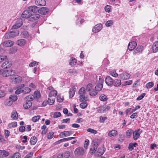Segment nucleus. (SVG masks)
<instances>
[{"label": "nucleus", "instance_id": "nucleus-1", "mask_svg": "<svg viewBox=\"0 0 158 158\" xmlns=\"http://www.w3.org/2000/svg\"><path fill=\"white\" fill-rule=\"evenodd\" d=\"M97 79L95 83L96 85L94 87L93 86L92 84H89L86 88V90L89 92V95L91 96L94 97L97 95L98 92L100 91L103 87V79L101 77L98 78L99 80H98L97 78Z\"/></svg>", "mask_w": 158, "mask_h": 158}, {"label": "nucleus", "instance_id": "nucleus-2", "mask_svg": "<svg viewBox=\"0 0 158 158\" xmlns=\"http://www.w3.org/2000/svg\"><path fill=\"white\" fill-rule=\"evenodd\" d=\"M85 89L84 87H81L79 89L78 93L80 95L79 98L80 102H82L85 100H86L87 97H85Z\"/></svg>", "mask_w": 158, "mask_h": 158}, {"label": "nucleus", "instance_id": "nucleus-3", "mask_svg": "<svg viewBox=\"0 0 158 158\" xmlns=\"http://www.w3.org/2000/svg\"><path fill=\"white\" fill-rule=\"evenodd\" d=\"M19 34V31L17 30L15 31L6 33L4 35V37L6 39H10L16 36Z\"/></svg>", "mask_w": 158, "mask_h": 158}, {"label": "nucleus", "instance_id": "nucleus-4", "mask_svg": "<svg viewBox=\"0 0 158 158\" xmlns=\"http://www.w3.org/2000/svg\"><path fill=\"white\" fill-rule=\"evenodd\" d=\"M2 72V75L3 77H6L9 76H12L14 74V72L12 70H0V73Z\"/></svg>", "mask_w": 158, "mask_h": 158}, {"label": "nucleus", "instance_id": "nucleus-5", "mask_svg": "<svg viewBox=\"0 0 158 158\" xmlns=\"http://www.w3.org/2000/svg\"><path fill=\"white\" fill-rule=\"evenodd\" d=\"M102 28V25L101 23H98L94 26L92 29V31L94 33H98L100 31Z\"/></svg>", "mask_w": 158, "mask_h": 158}, {"label": "nucleus", "instance_id": "nucleus-6", "mask_svg": "<svg viewBox=\"0 0 158 158\" xmlns=\"http://www.w3.org/2000/svg\"><path fill=\"white\" fill-rule=\"evenodd\" d=\"M23 24V20L21 19H18L15 24L12 27V29H16L20 27Z\"/></svg>", "mask_w": 158, "mask_h": 158}, {"label": "nucleus", "instance_id": "nucleus-7", "mask_svg": "<svg viewBox=\"0 0 158 158\" xmlns=\"http://www.w3.org/2000/svg\"><path fill=\"white\" fill-rule=\"evenodd\" d=\"M110 108V106L108 105L102 106L98 108L97 111L100 113L105 112L108 110Z\"/></svg>", "mask_w": 158, "mask_h": 158}, {"label": "nucleus", "instance_id": "nucleus-8", "mask_svg": "<svg viewBox=\"0 0 158 158\" xmlns=\"http://www.w3.org/2000/svg\"><path fill=\"white\" fill-rule=\"evenodd\" d=\"M10 79L12 80V81L15 83H19L22 80V77L17 75L11 76L10 77Z\"/></svg>", "mask_w": 158, "mask_h": 158}, {"label": "nucleus", "instance_id": "nucleus-9", "mask_svg": "<svg viewBox=\"0 0 158 158\" xmlns=\"http://www.w3.org/2000/svg\"><path fill=\"white\" fill-rule=\"evenodd\" d=\"M73 131H64L63 132H61L59 134V136L60 138H64L65 137L69 136L73 134Z\"/></svg>", "mask_w": 158, "mask_h": 158}, {"label": "nucleus", "instance_id": "nucleus-10", "mask_svg": "<svg viewBox=\"0 0 158 158\" xmlns=\"http://www.w3.org/2000/svg\"><path fill=\"white\" fill-rule=\"evenodd\" d=\"M75 154L77 156L82 155L84 154V151L82 148H77L74 151Z\"/></svg>", "mask_w": 158, "mask_h": 158}, {"label": "nucleus", "instance_id": "nucleus-11", "mask_svg": "<svg viewBox=\"0 0 158 158\" xmlns=\"http://www.w3.org/2000/svg\"><path fill=\"white\" fill-rule=\"evenodd\" d=\"M105 82L107 85L110 86L113 85V81L110 76H107L105 79Z\"/></svg>", "mask_w": 158, "mask_h": 158}, {"label": "nucleus", "instance_id": "nucleus-12", "mask_svg": "<svg viewBox=\"0 0 158 158\" xmlns=\"http://www.w3.org/2000/svg\"><path fill=\"white\" fill-rule=\"evenodd\" d=\"M14 41L11 40H7L4 42L2 44L4 47H10L12 46L14 44Z\"/></svg>", "mask_w": 158, "mask_h": 158}, {"label": "nucleus", "instance_id": "nucleus-13", "mask_svg": "<svg viewBox=\"0 0 158 158\" xmlns=\"http://www.w3.org/2000/svg\"><path fill=\"white\" fill-rule=\"evenodd\" d=\"M40 17V15L38 14H31L29 18V20L31 21H33L38 19Z\"/></svg>", "mask_w": 158, "mask_h": 158}, {"label": "nucleus", "instance_id": "nucleus-14", "mask_svg": "<svg viewBox=\"0 0 158 158\" xmlns=\"http://www.w3.org/2000/svg\"><path fill=\"white\" fill-rule=\"evenodd\" d=\"M142 132L140 129H138L137 130H135V131L133 132V138L134 140L137 139L139 137L140 134Z\"/></svg>", "mask_w": 158, "mask_h": 158}, {"label": "nucleus", "instance_id": "nucleus-15", "mask_svg": "<svg viewBox=\"0 0 158 158\" xmlns=\"http://www.w3.org/2000/svg\"><path fill=\"white\" fill-rule=\"evenodd\" d=\"M120 77L123 80H127L130 77V74L127 72H124L119 75Z\"/></svg>", "mask_w": 158, "mask_h": 158}, {"label": "nucleus", "instance_id": "nucleus-16", "mask_svg": "<svg viewBox=\"0 0 158 158\" xmlns=\"http://www.w3.org/2000/svg\"><path fill=\"white\" fill-rule=\"evenodd\" d=\"M31 13L28 10V9L25 10L22 15V17L24 18H29L31 15Z\"/></svg>", "mask_w": 158, "mask_h": 158}, {"label": "nucleus", "instance_id": "nucleus-17", "mask_svg": "<svg viewBox=\"0 0 158 158\" xmlns=\"http://www.w3.org/2000/svg\"><path fill=\"white\" fill-rule=\"evenodd\" d=\"M137 46V43L135 41H133L129 43L128 48L129 50L132 51Z\"/></svg>", "mask_w": 158, "mask_h": 158}, {"label": "nucleus", "instance_id": "nucleus-18", "mask_svg": "<svg viewBox=\"0 0 158 158\" xmlns=\"http://www.w3.org/2000/svg\"><path fill=\"white\" fill-rule=\"evenodd\" d=\"M26 43V41L23 39H20L18 40L16 42V44L20 47L24 46Z\"/></svg>", "mask_w": 158, "mask_h": 158}, {"label": "nucleus", "instance_id": "nucleus-19", "mask_svg": "<svg viewBox=\"0 0 158 158\" xmlns=\"http://www.w3.org/2000/svg\"><path fill=\"white\" fill-rule=\"evenodd\" d=\"M35 3L37 5L40 6H45L46 4L45 0H36Z\"/></svg>", "mask_w": 158, "mask_h": 158}, {"label": "nucleus", "instance_id": "nucleus-20", "mask_svg": "<svg viewBox=\"0 0 158 158\" xmlns=\"http://www.w3.org/2000/svg\"><path fill=\"white\" fill-rule=\"evenodd\" d=\"M9 154L8 152L5 150H0V158H3L8 156Z\"/></svg>", "mask_w": 158, "mask_h": 158}, {"label": "nucleus", "instance_id": "nucleus-21", "mask_svg": "<svg viewBox=\"0 0 158 158\" xmlns=\"http://www.w3.org/2000/svg\"><path fill=\"white\" fill-rule=\"evenodd\" d=\"M25 102L23 104V107L25 109L30 108L32 105V103L30 101L25 100Z\"/></svg>", "mask_w": 158, "mask_h": 158}, {"label": "nucleus", "instance_id": "nucleus-22", "mask_svg": "<svg viewBox=\"0 0 158 158\" xmlns=\"http://www.w3.org/2000/svg\"><path fill=\"white\" fill-rule=\"evenodd\" d=\"M28 10H29L30 12H31L34 13L37 12L39 10L38 8L35 6H29L28 7Z\"/></svg>", "mask_w": 158, "mask_h": 158}, {"label": "nucleus", "instance_id": "nucleus-23", "mask_svg": "<svg viewBox=\"0 0 158 158\" xmlns=\"http://www.w3.org/2000/svg\"><path fill=\"white\" fill-rule=\"evenodd\" d=\"M118 134L117 131L115 130H112L110 131L108 134V135L109 136L111 137L112 136H116Z\"/></svg>", "mask_w": 158, "mask_h": 158}, {"label": "nucleus", "instance_id": "nucleus-24", "mask_svg": "<svg viewBox=\"0 0 158 158\" xmlns=\"http://www.w3.org/2000/svg\"><path fill=\"white\" fill-rule=\"evenodd\" d=\"M153 52H156L158 51V42L156 41L153 43L152 46Z\"/></svg>", "mask_w": 158, "mask_h": 158}, {"label": "nucleus", "instance_id": "nucleus-25", "mask_svg": "<svg viewBox=\"0 0 158 158\" xmlns=\"http://www.w3.org/2000/svg\"><path fill=\"white\" fill-rule=\"evenodd\" d=\"M11 66V63L9 61H5L2 64V67L4 69L8 68Z\"/></svg>", "mask_w": 158, "mask_h": 158}, {"label": "nucleus", "instance_id": "nucleus-26", "mask_svg": "<svg viewBox=\"0 0 158 158\" xmlns=\"http://www.w3.org/2000/svg\"><path fill=\"white\" fill-rule=\"evenodd\" d=\"M11 118L14 120H16L18 118V115L17 111L15 110L13 111L11 114Z\"/></svg>", "mask_w": 158, "mask_h": 158}, {"label": "nucleus", "instance_id": "nucleus-27", "mask_svg": "<svg viewBox=\"0 0 158 158\" xmlns=\"http://www.w3.org/2000/svg\"><path fill=\"white\" fill-rule=\"evenodd\" d=\"M121 84V80L120 79H116L113 81V84L115 86H118Z\"/></svg>", "mask_w": 158, "mask_h": 158}, {"label": "nucleus", "instance_id": "nucleus-28", "mask_svg": "<svg viewBox=\"0 0 158 158\" xmlns=\"http://www.w3.org/2000/svg\"><path fill=\"white\" fill-rule=\"evenodd\" d=\"M76 91V88L74 87H73L70 89L69 92V98H71L74 96Z\"/></svg>", "mask_w": 158, "mask_h": 158}, {"label": "nucleus", "instance_id": "nucleus-29", "mask_svg": "<svg viewBox=\"0 0 158 158\" xmlns=\"http://www.w3.org/2000/svg\"><path fill=\"white\" fill-rule=\"evenodd\" d=\"M55 100V98L54 97H49L47 101L48 103L50 105H52L54 103Z\"/></svg>", "mask_w": 158, "mask_h": 158}, {"label": "nucleus", "instance_id": "nucleus-30", "mask_svg": "<svg viewBox=\"0 0 158 158\" xmlns=\"http://www.w3.org/2000/svg\"><path fill=\"white\" fill-rule=\"evenodd\" d=\"M100 100L102 102H105L107 101L108 98L107 96L104 94H101L99 96Z\"/></svg>", "mask_w": 158, "mask_h": 158}, {"label": "nucleus", "instance_id": "nucleus-31", "mask_svg": "<svg viewBox=\"0 0 158 158\" xmlns=\"http://www.w3.org/2000/svg\"><path fill=\"white\" fill-rule=\"evenodd\" d=\"M76 138L75 137H72L62 139H60L58 141V142L60 143L61 142H64L65 141H68L72 139H73Z\"/></svg>", "mask_w": 158, "mask_h": 158}, {"label": "nucleus", "instance_id": "nucleus-32", "mask_svg": "<svg viewBox=\"0 0 158 158\" xmlns=\"http://www.w3.org/2000/svg\"><path fill=\"white\" fill-rule=\"evenodd\" d=\"M35 96L33 95H30L27 96L25 98V100L27 101H33L35 99Z\"/></svg>", "mask_w": 158, "mask_h": 158}, {"label": "nucleus", "instance_id": "nucleus-33", "mask_svg": "<svg viewBox=\"0 0 158 158\" xmlns=\"http://www.w3.org/2000/svg\"><path fill=\"white\" fill-rule=\"evenodd\" d=\"M37 139L36 137L34 136L31 137L30 140V142L31 144L35 145L36 143Z\"/></svg>", "mask_w": 158, "mask_h": 158}, {"label": "nucleus", "instance_id": "nucleus-34", "mask_svg": "<svg viewBox=\"0 0 158 158\" xmlns=\"http://www.w3.org/2000/svg\"><path fill=\"white\" fill-rule=\"evenodd\" d=\"M13 102L10 99H7L5 101L4 104L6 106H10L12 105Z\"/></svg>", "mask_w": 158, "mask_h": 158}, {"label": "nucleus", "instance_id": "nucleus-35", "mask_svg": "<svg viewBox=\"0 0 158 158\" xmlns=\"http://www.w3.org/2000/svg\"><path fill=\"white\" fill-rule=\"evenodd\" d=\"M48 9L46 7L42 8L40 10V11L42 12V13L43 14H46L48 12Z\"/></svg>", "mask_w": 158, "mask_h": 158}, {"label": "nucleus", "instance_id": "nucleus-36", "mask_svg": "<svg viewBox=\"0 0 158 158\" xmlns=\"http://www.w3.org/2000/svg\"><path fill=\"white\" fill-rule=\"evenodd\" d=\"M17 51V48L16 47H14L10 48L9 50V52L10 54H14Z\"/></svg>", "mask_w": 158, "mask_h": 158}, {"label": "nucleus", "instance_id": "nucleus-37", "mask_svg": "<svg viewBox=\"0 0 158 158\" xmlns=\"http://www.w3.org/2000/svg\"><path fill=\"white\" fill-rule=\"evenodd\" d=\"M113 23V21L112 20H110L106 22L105 23V25L106 27H109L112 26Z\"/></svg>", "mask_w": 158, "mask_h": 158}, {"label": "nucleus", "instance_id": "nucleus-38", "mask_svg": "<svg viewBox=\"0 0 158 158\" xmlns=\"http://www.w3.org/2000/svg\"><path fill=\"white\" fill-rule=\"evenodd\" d=\"M17 97L15 95H10L9 97V99L13 102L17 100Z\"/></svg>", "mask_w": 158, "mask_h": 158}, {"label": "nucleus", "instance_id": "nucleus-39", "mask_svg": "<svg viewBox=\"0 0 158 158\" xmlns=\"http://www.w3.org/2000/svg\"><path fill=\"white\" fill-rule=\"evenodd\" d=\"M57 93V92L55 90H52L50 92L49 97L54 98L56 95Z\"/></svg>", "mask_w": 158, "mask_h": 158}, {"label": "nucleus", "instance_id": "nucleus-40", "mask_svg": "<svg viewBox=\"0 0 158 158\" xmlns=\"http://www.w3.org/2000/svg\"><path fill=\"white\" fill-rule=\"evenodd\" d=\"M31 91V89L28 87H25L22 89V93L27 94L29 93Z\"/></svg>", "mask_w": 158, "mask_h": 158}, {"label": "nucleus", "instance_id": "nucleus-41", "mask_svg": "<svg viewBox=\"0 0 158 158\" xmlns=\"http://www.w3.org/2000/svg\"><path fill=\"white\" fill-rule=\"evenodd\" d=\"M77 63V60L74 58H72L70 61L69 64L72 66H74Z\"/></svg>", "mask_w": 158, "mask_h": 158}, {"label": "nucleus", "instance_id": "nucleus-42", "mask_svg": "<svg viewBox=\"0 0 158 158\" xmlns=\"http://www.w3.org/2000/svg\"><path fill=\"white\" fill-rule=\"evenodd\" d=\"M103 148H99L98 151V156H100L102 155L104 152V150Z\"/></svg>", "mask_w": 158, "mask_h": 158}, {"label": "nucleus", "instance_id": "nucleus-43", "mask_svg": "<svg viewBox=\"0 0 158 158\" xmlns=\"http://www.w3.org/2000/svg\"><path fill=\"white\" fill-rule=\"evenodd\" d=\"M111 6L110 5H106L105 7V11L108 13L110 12L111 11Z\"/></svg>", "mask_w": 158, "mask_h": 158}, {"label": "nucleus", "instance_id": "nucleus-44", "mask_svg": "<svg viewBox=\"0 0 158 158\" xmlns=\"http://www.w3.org/2000/svg\"><path fill=\"white\" fill-rule=\"evenodd\" d=\"M154 83L152 82H150L147 83L145 87L147 89L150 88L152 87L154 85Z\"/></svg>", "mask_w": 158, "mask_h": 158}, {"label": "nucleus", "instance_id": "nucleus-45", "mask_svg": "<svg viewBox=\"0 0 158 158\" xmlns=\"http://www.w3.org/2000/svg\"><path fill=\"white\" fill-rule=\"evenodd\" d=\"M54 133L53 132H50L47 134V138L49 139H51L54 136Z\"/></svg>", "mask_w": 158, "mask_h": 158}, {"label": "nucleus", "instance_id": "nucleus-46", "mask_svg": "<svg viewBox=\"0 0 158 158\" xmlns=\"http://www.w3.org/2000/svg\"><path fill=\"white\" fill-rule=\"evenodd\" d=\"M87 131L93 134H96L97 133V131L95 130H94L92 128H88L87 129Z\"/></svg>", "mask_w": 158, "mask_h": 158}, {"label": "nucleus", "instance_id": "nucleus-47", "mask_svg": "<svg viewBox=\"0 0 158 158\" xmlns=\"http://www.w3.org/2000/svg\"><path fill=\"white\" fill-rule=\"evenodd\" d=\"M34 96H35V98L38 99L40 97V94L39 92L38 91H35L34 93Z\"/></svg>", "mask_w": 158, "mask_h": 158}, {"label": "nucleus", "instance_id": "nucleus-48", "mask_svg": "<svg viewBox=\"0 0 158 158\" xmlns=\"http://www.w3.org/2000/svg\"><path fill=\"white\" fill-rule=\"evenodd\" d=\"M143 47L140 46V47H138L136 48V50L134 52L136 53L137 52H141L143 50Z\"/></svg>", "mask_w": 158, "mask_h": 158}, {"label": "nucleus", "instance_id": "nucleus-49", "mask_svg": "<svg viewBox=\"0 0 158 158\" xmlns=\"http://www.w3.org/2000/svg\"><path fill=\"white\" fill-rule=\"evenodd\" d=\"M133 131L131 130H128L126 133V136L128 137H130L131 136L132 134L133 133Z\"/></svg>", "mask_w": 158, "mask_h": 158}, {"label": "nucleus", "instance_id": "nucleus-50", "mask_svg": "<svg viewBox=\"0 0 158 158\" xmlns=\"http://www.w3.org/2000/svg\"><path fill=\"white\" fill-rule=\"evenodd\" d=\"M87 106V103L85 102H83L80 105V106L81 108L84 109Z\"/></svg>", "mask_w": 158, "mask_h": 158}, {"label": "nucleus", "instance_id": "nucleus-51", "mask_svg": "<svg viewBox=\"0 0 158 158\" xmlns=\"http://www.w3.org/2000/svg\"><path fill=\"white\" fill-rule=\"evenodd\" d=\"M40 115H37L34 116L32 118V121L34 122H36L38 121L40 118Z\"/></svg>", "mask_w": 158, "mask_h": 158}, {"label": "nucleus", "instance_id": "nucleus-52", "mask_svg": "<svg viewBox=\"0 0 158 158\" xmlns=\"http://www.w3.org/2000/svg\"><path fill=\"white\" fill-rule=\"evenodd\" d=\"M64 100V98L63 97H61L60 95H58L57 97V100L59 102H62Z\"/></svg>", "mask_w": 158, "mask_h": 158}, {"label": "nucleus", "instance_id": "nucleus-53", "mask_svg": "<svg viewBox=\"0 0 158 158\" xmlns=\"http://www.w3.org/2000/svg\"><path fill=\"white\" fill-rule=\"evenodd\" d=\"M70 155L69 152H66L63 153V156L64 158H68Z\"/></svg>", "mask_w": 158, "mask_h": 158}, {"label": "nucleus", "instance_id": "nucleus-54", "mask_svg": "<svg viewBox=\"0 0 158 158\" xmlns=\"http://www.w3.org/2000/svg\"><path fill=\"white\" fill-rule=\"evenodd\" d=\"M38 65V62L36 61H33L29 64V66L30 67H33L36 65Z\"/></svg>", "mask_w": 158, "mask_h": 158}, {"label": "nucleus", "instance_id": "nucleus-55", "mask_svg": "<svg viewBox=\"0 0 158 158\" xmlns=\"http://www.w3.org/2000/svg\"><path fill=\"white\" fill-rule=\"evenodd\" d=\"M16 148L18 149L19 151H21L25 148V147L20 145H17Z\"/></svg>", "mask_w": 158, "mask_h": 158}, {"label": "nucleus", "instance_id": "nucleus-56", "mask_svg": "<svg viewBox=\"0 0 158 158\" xmlns=\"http://www.w3.org/2000/svg\"><path fill=\"white\" fill-rule=\"evenodd\" d=\"M110 75L115 77H117L118 76V74L114 71H111L110 72Z\"/></svg>", "mask_w": 158, "mask_h": 158}, {"label": "nucleus", "instance_id": "nucleus-57", "mask_svg": "<svg viewBox=\"0 0 158 158\" xmlns=\"http://www.w3.org/2000/svg\"><path fill=\"white\" fill-rule=\"evenodd\" d=\"M7 57L5 56H0V62H2L6 59Z\"/></svg>", "mask_w": 158, "mask_h": 158}, {"label": "nucleus", "instance_id": "nucleus-58", "mask_svg": "<svg viewBox=\"0 0 158 158\" xmlns=\"http://www.w3.org/2000/svg\"><path fill=\"white\" fill-rule=\"evenodd\" d=\"M20 154L19 152H16L15 153L12 158H20Z\"/></svg>", "mask_w": 158, "mask_h": 158}, {"label": "nucleus", "instance_id": "nucleus-59", "mask_svg": "<svg viewBox=\"0 0 158 158\" xmlns=\"http://www.w3.org/2000/svg\"><path fill=\"white\" fill-rule=\"evenodd\" d=\"M100 122L101 123H103L107 119L106 117L100 116Z\"/></svg>", "mask_w": 158, "mask_h": 158}, {"label": "nucleus", "instance_id": "nucleus-60", "mask_svg": "<svg viewBox=\"0 0 158 158\" xmlns=\"http://www.w3.org/2000/svg\"><path fill=\"white\" fill-rule=\"evenodd\" d=\"M145 94L144 93H143L142 94H141L137 98V100H140L142 99L145 96Z\"/></svg>", "mask_w": 158, "mask_h": 158}, {"label": "nucleus", "instance_id": "nucleus-61", "mask_svg": "<svg viewBox=\"0 0 158 158\" xmlns=\"http://www.w3.org/2000/svg\"><path fill=\"white\" fill-rule=\"evenodd\" d=\"M17 123L16 122H14L10 123L9 126L10 127H15L17 126Z\"/></svg>", "mask_w": 158, "mask_h": 158}, {"label": "nucleus", "instance_id": "nucleus-62", "mask_svg": "<svg viewBox=\"0 0 158 158\" xmlns=\"http://www.w3.org/2000/svg\"><path fill=\"white\" fill-rule=\"evenodd\" d=\"M33 155L32 152H30L27 154L24 158H32Z\"/></svg>", "mask_w": 158, "mask_h": 158}, {"label": "nucleus", "instance_id": "nucleus-63", "mask_svg": "<svg viewBox=\"0 0 158 158\" xmlns=\"http://www.w3.org/2000/svg\"><path fill=\"white\" fill-rule=\"evenodd\" d=\"M61 113L60 112H56L54 113V117L55 118L59 117L61 115Z\"/></svg>", "mask_w": 158, "mask_h": 158}, {"label": "nucleus", "instance_id": "nucleus-64", "mask_svg": "<svg viewBox=\"0 0 158 158\" xmlns=\"http://www.w3.org/2000/svg\"><path fill=\"white\" fill-rule=\"evenodd\" d=\"M4 132H5V134H4L5 136V137L6 138L8 137L9 135V134H10L9 131L7 130H5Z\"/></svg>", "mask_w": 158, "mask_h": 158}]
</instances>
